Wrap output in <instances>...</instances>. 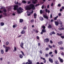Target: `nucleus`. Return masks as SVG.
<instances>
[{
    "label": "nucleus",
    "mask_w": 64,
    "mask_h": 64,
    "mask_svg": "<svg viewBox=\"0 0 64 64\" xmlns=\"http://www.w3.org/2000/svg\"><path fill=\"white\" fill-rule=\"evenodd\" d=\"M31 9L32 10H34L35 9L34 5L32 4H30V5L28 6L26 8V10H30Z\"/></svg>",
    "instance_id": "f257e3e1"
},
{
    "label": "nucleus",
    "mask_w": 64,
    "mask_h": 64,
    "mask_svg": "<svg viewBox=\"0 0 64 64\" xmlns=\"http://www.w3.org/2000/svg\"><path fill=\"white\" fill-rule=\"evenodd\" d=\"M22 10H23V9H22L21 8H20L18 10H17L18 13H22Z\"/></svg>",
    "instance_id": "f03ea898"
},
{
    "label": "nucleus",
    "mask_w": 64,
    "mask_h": 64,
    "mask_svg": "<svg viewBox=\"0 0 64 64\" xmlns=\"http://www.w3.org/2000/svg\"><path fill=\"white\" fill-rule=\"evenodd\" d=\"M18 5H14V10H17L18 9Z\"/></svg>",
    "instance_id": "7ed1b4c3"
},
{
    "label": "nucleus",
    "mask_w": 64,
    "mask_h": 64,
    "mask_svg": "<svg viewBox=\"0 0 64 64\" xmlns=\"http://www.w3.org/2000/svg\"><path fill=\"white\" fill-rule=\"evenodd\" d=\"M10 49V48L9 47H6V52H7L8 51V50Z\"/></svg>",
    "instance_id": "20e7f679"
},
{
    "label": "nucleus",
    "mask_w": 64,
    "mask_h": 64,
    "mask_svg": "<svg viewBox=\"0 0 64 64\" xmlns=\"http://www.w3.org/2000/svg\"><path fill=\"white\" fill-rule=\"evenodd\" d=\"M43 16L44 18H46V19H48V17L46 15L44 14L43 15Z\"/></svg>",
    "instance_id": "39448f33"
},
{
    "label": "nucleus",
    "mask_w": 64,
    "mask_h": 64,
    "mask_svg": "<svg viewBox=\"0 0 64 64\" xmlns=\"http://www.w3.org/2000/svg\"><path fill=\"white\" fill-rule=\"evenodd\" d=\"M43 16L44 18H46V19H48V17L46 15L44 14L43 15Z\"/></svg>",
    "instance_id": "423d86ee"
},
{
    "label": "nucleus",
    "mask_w": 64,
    "mask_h": 64,
    "mask_svg": "<svg viewBox=\"0 0 64 64\" xmlns=\"http://www.w3.org/2000/svg\"><path fill=\"white\" fill-rule=\"evenodd\" d=\"M37 2V0H32V2L33 3H34V4H35V3H36Z\"/></svg>",
    "instance_id": "0eeeda50"
},
{
    "label": "nucleus",
    "mask_w": 64,
    "mask_h": 64,
    "mask_svg": "<svg viewBox=\"0 0 64 64\" xmlns=\"http://www.w3.org/2000/svg\"><path fill=\"white\" fill-rule=\"evenodd\" d=\"M45 11L46 12H48V13H49L50 12V11L49 10H48V9L47 8H46L45 9Z\"/></svg>",
    "instance_id": "6e6552de"
},
{
    "label": "nucleus",
    "mask_w": 64,
    "mask_h": 64,
    "mask_svg": "<svg viewBox=\"0 0 64 64\" xmlns=\"http://www.w3.org/2000/svg\"><path fill=\"white\" fill-rule=\"evenodd\" d=\"M44 41L45 42H48L49 41V40L48 38H46L45 39Z\"/></svg>",
    "instance_id": "1a4fd4ad"
},
{
    "label": "nucleus",
    "mask_w": 64,
    "mask_h": 64,
    "mask_svg": "<svg viewBox=\"0 0 64 64\" xmlns=\"http://www.w3.org/2000/svg\"><path fill=\"white\" fill-rule=\"evenodd\" d=\"M55 23L56 25V26H58L59 25V22H58L55 21Z\"/></svg>",
    "instance_id": "9d476101"
},
{
    "label": "nucleus",
    "mask_w": 64,
    "mask_h": 64,
    "mask_svg": "<svg viewBox=\"0 0 64 64\" xmlns=\"http://www.w3.org/2000/svg\"><path fill=\"white\" fill-rule=\"evenodd\" d=\"M58 44L59 45H62L63 44V42L62 41H60L58 42Z\"/></svg>",
    "instance_id": "9b49d317"
},
{
    "label": "nucleus",
    "mask_w": 64,
    "mask_h": 64,
    "mask_svg": "<svg viewBox=\"0 0 64 64\" xmlns=\"http://www.w3.org/2000/svg\"><path fill=\"white\" fill-rule=\"evenodd\" d=\"M58 59L59 60H60V62H61L62 63L63 62V60L60 57H59L58 58Z\"/></svg>",
    "instance_id": "f8f14e48"
},
{
    "label": "nucleus",
    "mask_w": 64,
    "mask_h": 64,
    "mask_svg": "<svg viewBox=\"0 0 64 64\" xmlns=\"http://www.w3.org/2000/svg\"><path fill=\"white\" fill-rule=\"evenodd\" d=\"M24 45L23 43L22 42H21V44L20 45L21 47H22V48H23Z\"/></svg>",
    "instance_id": "ddd939ff"
},
{
    "label": "nucleus",
    "mask_w": 64,
    "mask_h": 64,
    "mask_svg": "<svg viewBox=\"0 0 64 64\" xmlns=\"http://www.w3.org/2000/svg\"><path fill=\"white\" fill-rule=\"evenodd\" d=\"M40 21H43V20H44V18H43V17L41 16H40Z\"/></svg>",
    "instance_id": "4468645a"
},
{
    "label": "nucleus",
    "mask_w": 64,
    "mask_h": 64,
    "mask_svg": "<svg viewBox=\"0 0 64 64\" xmlns=\"http://www.w3.org/2000/svg\"><path fill=\"white\" fill-rule=\"evenodd\" d=\"M28 62H29L30 64H32V61H31V60H30L29 59L28 60Z\"/></svg>",
    "instance_id": "2eb2a0df"
},
{
    "label": "nucleus",
    "mask_w": 64,
    "mask_h": 64,
    "mask_svg": "<svg viewBox=\"0 0 64 64\" xmlns=\"http://www.w3.org/2000/svg\"><path fill=\"white\" fill-rule=\"evenodd\" d=\"M58 23H59L61 25L62 24V22L61 21V20H58Z\"/></svg>",
    "instance_id": "dca6fc26"
},
{
    "label": "nucleus",
    "mask_w": 64,
    "mask_h": 64,
    "mask_svg": "<svg viewBox=\"0 0 64 64\" xmlns=\"http://www.w3.org/2000/svg\"><path fill=\"white\" fill-rule=\"evenodd\" d=\"M49 60L51 63H53V60L51 58H50Z\"/></svg>",
    "instance_id": "f3484780"
},
{
    "label": "nucleus",
    "mask_w": 64,
    "mask_h": 64,
    "mask_svg": "<svg viewBox=\"0 0 64 64\" xmlns=\"http://www.w3.org/2000/svg\"><path fill=\"white\" fill-rule=\"evenodd\" d=\"M52 34H55V33L54 32H52L51 33H50V35H52Z\"/></svg>",
    "instance_id": "a211bd4d"
},
{
    "label": "nucleus",
    "mask_w": 64,
    "mask_h": 64,
    "mask_svg": "<svg viewBox=\"0 0 64 64\" xmlns=\"http://www.w3.org/2000/svg\"><path fill=\"white\" fill-rule=\"evenodd\" d=\"M48 29H50V28H52V26H51V25L50 24L48 26Z\"/></svg>",
    "instance_id": "6ab92c4d"
},
{
    "label": "nucleus",
    "mask_w": 64,
    "mask_h": 64,
    "mask_svg": "<svg viewBox=\"0 0 64 64\" xmlns=\"http://www.w3.org/2000/svg\"><path fill=\"white\" fill-rule=\"evenodd\" d=\"M34 18H35V19H36V16H37V14H34Z\"/></svg>",
    "instance_id": "aec40b11"
},
{
    "label": "nucleus",
    "mask_w": 64,
    "mask_h": 64,
    "mask_svg": "<svg viewBox=\"0 0 64 64\" xmlns=\"http://www.w3.org/2000/svg\"><path fill=\"white\" fill-rule=\"evenodd\" d=\"M42 32L44 33V32H46V30L44 29L42 30Z\"/></svg>",
    "instance_id": "412c9836"
},
{
    "label": "nucleus",
    "mask_w": 64,
    "mask_h": 64,
    "mask_svg": "<svg viewBox=\"0 0 64 64\" xmlns=\"http://www.w3.org/2000/svg\"><path fill=\"white\" fill-rule=\"evenodd\" d=\"M57 35H58V36H61L62 34H59V33H57Z\"/></svg>",
    "instance_id": "4be33fe9"
},
{
    "label": "nucleus",
    "mask_w": 64,
    "mask_h": 64,
    "mask_svg": "<svg viewBox=\"0 0 64 64\" xmlns=\"http://www.w3.org/2000/svg\"><path fill=\"white\" fill-rule=\"evenodd\" d=\"M19 56L20 58H23V56L22 54H20Z\"/></svg>",
    "instance_id": "5701e85b"
},
{
    "label": "nucleus",
    "mask_w": 64,
    "mask_h": 64,
    "mask_svg": "<svg viewBox=\"0 0 64 64\" xmlns=\"http://www.w3.org/2000/svg\"><path fill=\"white\" fill-rule=\"evenodd\" d=\"M11 7L10 6L8 8V11H10V10H11Z\"/></svg>",
    "instance_id": "b1692460"
},
{
    "label": "nucleus",
    "mask_w": 64,
    "mask_h": 64,
    "mask_svg": "<svg viewBox=\"0 0 64 64\" xmlns=\"http://www.w3.org/2000/svg\"><path fill=\"white\" fill-rule=\"evenodd\" d=\"M1 52L2 54H3L4 53V50H1Z\"/></svg>",
    "instance_id": "393cba45"
},
{
    "label": "nucleus",
    "mask_w": 64,
    "mask_h": 64,
    "mask_svg": "<svg viewBox=\"0 0 64 64\" xmlns=\"http://www.w3.org/2000/svg\"><path fill=\"white\" fill-rule=\"evenodd\" d=\"M58 17V16H57L55 17L54 18V20H57V18Z\"/></svg>",
    "instance_id": "a878e982"
},
{
    "label": "nucleus",
    "mask_w": 64,
    "mask_h": 64,
    "mask_svg": "<svg viewBox=\"0 0 64 64\" xmlns=\"http://www.w3.org/2000/svg\"><path fill=\"white\" fill-rule=\"evenodd\" d=\"M14 3L16 4H18V2L16 0L15 1Z\"/></svg>",
    "instance_id": "bb28decb"
},
{
    "label": "nucleus",
    "mask_w": 64,
    "mask_h": 64,
    "mask_svg": "<svg viewBox=\"0 0 64 64\" xmlns=\"http://www.w3.org/2000/svg\"><path fill=\"white\" fill-rule=\"evenodd\" d=\"M4 25V23L3 22H2L0 24V26H3Z\"/></svg>",
    "instance_id": "cd10ccee"
},
{
    "label": "nucleus",
    "mask_w": 64,
    "mask_h": 64,
    "mask_svg": "<svg viewBox=\"0 0 64 64\" xmlns=\"http://www.w3.org/2000/svg\"><path fill=\"white\" fill-rule=\"evenodd\" d=\"M9 42H7L6 43V45H8L9 44Z\"/></svg>",
    "instance_id": "c85d7f7f"
},
{
    "label": "nucleus",
    "mask_w": 64,
    "mask_h": 64,
    "mask_svg": "<svg viewBox=\"0 0 64 64\" xmlns=\"http://www.w3.org/2000/svg\"><path fill=\"white\" fill-rule=\"evenodd\" d=\"M34 20L33 19H32L30 20V22L31 23H33L34 22Z\"/></svg>",
    "instance_id": "c756f323"
},
{
    "label": "nucleus",
    "mask_w": 64,
    "mask_h": 64,
    "mask_svg": "<svg viewBox=\"0 0 64 64\" xmlns=\"http://www.w3.org/2000/svg\"><path fill=\"white\" fill-rule=\"evenodd\" d=\"M21 34H24L25 33V31L24 30H22L21 32Z\"/></svg>",
    "instance_id": "7c9ffc66"
},
{
    "label": "nucleus",
    "mask_w": 64,
    "mask_h": 64,
    "mask_svg": "<svg viewBox=\"0 0 64 64\" xmlns=\"http://www.w3.org/2000/svg\"><path fill=\"white\" fill-rule=\"evenodd\" d=\"M55 64H59V63L58 62V61L56 60L55 61Z\"/></svg>",
    "instance_id": "2f4dec72"
},
{
    "label": "nucleus",
    "mask_w": 64,
    "mask_h": 64,
    "mask_svg": "<svg viewBox=\"0 0 64 64\" xmlns=\"http://www.w3.org/2000/svg\"><path fill=\"white\" fill-rule=\"evenodd\" d=\"M48 46L50 48H52V46H51L50 44H49L48 45Z\"/></svg>",
    "instance_id": "473e14b6"
},
{
    "label": "nucleus",
    "mask_w": 64,
    "mask_h": 64,
    "mask_svg": "<svg viewBox=\"0 0 64 64\" xmlns=\"http://www.w3.org/2000/svg\"><path fill=\"white\" fill-rule=\"evenodd\" d=\"M23 20L22 19H21L20 20V23H22V22H23Z\"/></svg>",
    "instance_id": "72a5a7b5"
},
{
    "label": "nucleus",
    "mask_w": 64,
    "mask_h": 64,
    "mask_svg": "<svg viewBox=\"0 0 64 64\" xmlns=\"http://www.w3.org/2000/svg\"><path fill=\"white\" fill-rule=\"evenodd\" d=\"M46 57H48V56H49V55H48V54H46L45 55Z\"/></svg>",
    "instance_id": "f704fd0d"
},
{
    "label": "nucleus",
    "mask_w": 64,
    "mask_h": 64,
    "mask_svg": "<svg viewBox=\"0 0 64 64\" xmlns=\"http://www.w3.org/2000/svg\"><path fill=\"white\" fill-rule=\"evenodd\" d=\"M58 29H59V30H62H62L63 29H64V28H58Z\"/></svg>",
    "instance_id": "c9c22d12"
},
{
    "label": "nucleus",
    "mask_w": 64,
    "mask_h": 64,
    "mask_svg": "<svg viewBox=\"0 0 64 64\" xmlns=\"http://www.w3.org/2000/svg\"><path fill=\"white\" fill-rule=\"evenodd\" d=\"M21 53H22V54L23 55V56H25V54H24V53L22 51H21Z\"/></svg>",
    "instance_id": "e433bc0d"
},
{
    "label": "nucleus",
    "mask_w": 64,
    "mask_h": 64,
    "mask_svg": "<svg viewBox=\"0 0 64 64\" xmlns=\"http://www.w3.org/2000/svg\"><path fill=\"white\" fill-rule=\"evenodd\" d=\"M54 52L55 53H56V54H57V50H55L54 51Z\"/></svg>",
    "instance_id": "4c0bfd02"
},
{
    "label": "nucleus",
    "mask_w": 64,
    "mask_h": 64,
    "mask_svg": "<svg viewBox=\"0 0 64 64\" xmlns=\"http://www.w3.org/2000/svg\"><path fill=\"white\" fill-rule=\"evenodd\" d=\"M3 14H4V15H5L6 16V17L7 16V14L5 12V13H4Z\"/></svg>",
    "instance_id": "58836bf2"
},
{
    "label": "nucleus",
    "mask_w": 64,
    "mask_h": 64,
    "mask_svg": "<svg viewBox=\"0 0 64 64\" xmlns=\"http://www.w3.org/2000/svg\"><path fill=\"white\" fill-rule=\"evenodd\" d=\"M40 14H42L43 13V10H41L40 11Z\"/></svg>",
    "instance_id": "ea45409f"
},
{
    "label": "nucleus",
    "mask_w": 64,
    "mask_h": 64,
    "mask_svg": "<svg viewBox=\"0 0 64 64\" xmlns=\"http://www.w3.org/2000/svg\"><path fill=\"white\" fill-rule=\"evenodd\" d=\"M22 2L23 3H26V2L25 1V0H22Z\"/></svg>",
    "instance_id": "a19ab883"
},
{
    "label": "nucleus",
    "mask_w": 64,
    "mask_h": 64,
    "mask_svg": "<svg viewBox=\"0 0 64 64\" xmlns=\"http://www.w3.org/2000/svg\"><path fill=\"white\" fill-rule=\"evenodd\" d=\"M46 51H47L48 50H49V48H46Z\"/></svg>",
    "instance_id": "79ce46f5"
},
{
    "label": "nucleus",
    "mask_w": 64,
    "mask_h": 64,
    "mask_svg": "<svg viewBox=\"0 0 64 64\" xmlns=\"http://www.w3.org/2000/svg\"><path fill=\"white\" fill-rule=\"evenodd\" d=\"M4 12H7V10H6L4 9Z\"/></svg>",
    "instance_id": "37998d69"
},
{
    "label": "nucleus",
    "mask_w": 64,
    "mask_h": 64,
    "mask_svg": "<svg viewBox=\"0 0 64 64\" xmlns=\"http://www.w3.org/2000/svg\"><path fill=\"white\" fill-rule=\"evenodd\" d=\"M14 51H16L17 50V48L16 47H14Z\"/></svg>",
    "instance_id": "c03bdc74"
},
{
    "label": "nucleus",
    "mask_w": 64,
    "mask_h": 64,
    "mask_svg": "<svg viewBox=\"0 0 64 64\" xmlns=\"http://www.w3.org/2000/svg\"><path fill=\"white\" fill-rule=\"evenodd\" d=\"M49 4L47 6V8L48 9V8H49Z\"/></svg>",
    "instance_id": "a18cd8bd"
},
{
    "label": "nucleus",
    "mask_w": 64,
    "mask_h": 64,
    "mask_svg": "<svg viewBox=\"0 0 64 64\" xmlns=\"http://www.w3.org/2000/svg\"><path fill=\"white\" fill-rule=\"evenodd\" d=\"M53 53V52H49V54H52Z\"/></svg>",
    "instance_id": "49530a36"
},
{
    "label": "nucleus",
    "mask_w": 64,
    "mask_h": 64,
    "mask_svg": "<svg viewBox=\"0 0 64 64\" xmlns=\"http://www.w3.org/2000/svg\"><path fill=\"white\" fill-rule=\"evenodd\" d=\"M50 42L51 43V44H52V43H53V42H52V41L51 40H50Z\"/></svg>",
    "instance_id": "de8ad7c7"
},
{
    "label": "nucleus",
    "mask_w": 64,
    "mask_h": 64,
    "mask_svg": "<svg viewBox=\"0 0 64 64\" xmlns=\"http://www.w3.org/2000/svg\"><path fill=\"white\" fill-rule=\"evenodd\" d=\"M40 54H42V50H40Z\"/></svg>",
    "instance_id": "09e8293b"
},
{
    "label": "nucleus",
    "mask_w": 64,
    "mask_h": 64,
    "mask_svg": "<svg viewBox=\"0 0 64 64\" xmlns=\"http://www.w3.org/2000/svg\"><path fill=\"white\" fill-rule=\"evenodd\" d=\"M42 28L43 29H45V26H42Z\"/></svg>",
    "instance_id": "8fccbe9b"
},
{
    "label": "nucleus",
    "mask_w": 64,
    "mask_h": 64,
    "mask_svg": "<svg viewBox=\"0 0 64 64\" xmlns=\"http://www.w3.org/2000/svg\"><path fill=\"white\" fill-rule=\"evenodd\" d=\"M36 38H37V39H39V37L38 36H36Z\"/></svg>",
    "instance_id": "3c124183"
},
{
    "label": "nucleus",
    "mask_w": 64,
    "mask_h": 64,
    "mask_svg": "<svg viewBox=\"0 0 64 64\" xmlns=\"http://www.w3.org/2000/svg\"><path fill=\"white\" fill-rule=\"evenodd\" d=\"M61 38H62V39H64V36H61Z\"/></svg>",
    "instance_id": "603ef678"
},
{
    "label": "nucleus",
    "mask_w": 64,
    "mask_h": 64,
    "mask_svg": "<svg viewBox=\"0 0 64 64\" xmlns=\"http://www.w3.org/2000/svg\"><path fill=\"white\" fill-rule=\"evenodd\" d=\"M58 7H60V6H61V4H58Z\"/></svg>",
    "instance_id": "864d4df0"
},
{
    "label": "nucleus",
    "mask_w": 64,
    "mask_h": 64,
    "mask_svg": "<svg viewBox=\"0 0 64 64\" xmlns=\"http://www.w3.org/2000/svg\"><path fill=\"white\" fill-rule=\"evenodd\" d=\"M50 56H51V57H53V54H52L51 55H50Z\"/></svg>",
    "instance_id": "5fc2aeb1"
},
{
    "label": "nucleus",
    "mask_w": 64,
    "mask_h": 64,
    "mask_svg": "<svg viewBox=\"0 0 64 64\" xmlns=\"http://www.w3.org/2000/svg\"><path fill=\"white\" fill-rule=\"evenodd\" d=\"M60 12H62V11H63V10L62 9H61L60 10Z\"/></svg>",
    "instance_id": "6e6d98bb"
},
{
    "label": "nucleus",
    "mask_w": 64,
    "mask_h": 64,
    "mask_svg": "<svg viewBox=\"0 0 64 64\" xmlns=\"http://www.w3.org/2000/svg\"><path fill=\"white\" fill-rule=\"evenodd\" d=\"M46 60H44V63H46Z\"/></svg>",
    "instance_id": "4d7b16f0"
},
{
    "label": "nucleus",
    "mask_w": 64,
    "mask_h": 64,
    "mask_svg": "<svg viewBox=\"0 0 64 64\" xmlns=\"http://www.w3.org/2000/svg\"><path fill=\"white\" fill-rule=\"evenodd\" d=\"M60 49L61 50H63L64 48L63 47H61L60 48Z\"/></svg>",
    "instance_id": "13d9d810"
},
{
    "label": "nucleus",
    "mask_w": 64,
    "mask_h": 64,
    "mask_svg": "<svg viewBox=\"0 0 64 64\" xmlns=\"http://www.w3.org/2000/svg\"><path fill=\"white\" fill-rule=\"evenodd\" d=\"M26 29V27L25 26L23 28V30H24V29Z\"/></svg>",
    "instance_id": "bf43d9fd"
},
{
    "label": "nucleus",
    "mask_w": 64,
    "mask_h": 64,
    "mask_svg": "<svg viewBox=\"0 0 64 64\" xmlns=\"http://www.w3.org/2000/svg\"><path fill=\"white\" fill-rule=\"evenodd\" d=\"M40 5V4H36L35 6L36 7H37V6H39V5Z\"/></svg>",
    "instance_id": "052dcab7"
},
{
    "label": "nucleus",
    "mask_w": 64,
    "mask_h": 64,
    "mask_svg": "<svg viewBox=\"0 0 64 64\" xmlns=\"http://www.w3.org/2000/svg\"><path fill=\"white\" fill-rule=\"evenodd\" d=\"M61 15V13H60L59 14L58 16H60Z\"/></svg>",
    "instance_id": "680f3d73"
},
{
    "label": "nucleus",
    "mask_w": 64,
    "mask_h": 64,
    "mask_svg": "<svg viewBox=\"0 0 64 64\" xmlns=\"http://www.w3.org/2000/svg\"><path fill=\"white\" fill-rule=\"evenodd\" d=\"M2 15L1 14L0 15V18H2Z\"/></svg>",
    "instance_id": "e2e57ef3"
},
{
    "label": "nucleus",
    "mask_w": 64,
    "mask_h": 64,
    "mask_svg": "<svg viewBox=\"0 0 64 64\" xmlns=\"http://www.w3.org/2000/svg\"><path fill=\"white\" fill-rule=\"evenodd\" d=\"M34 12L33 10H32L31 12H30V14H32V13H33Z\"/></svg>",
    "instance_id": "0e129e2a"
},
{
    "label": "nucleus",
    "mask_w": 64,
    "mask_h": 64,
    "mask_svg": "<svg viewBox=\"0 0 64 64\" xmlns=\"http://www.w3.org/2000/svg\"><path fill=\"white\" fill-rule=\"evenodd\" d=\"M16 27V26H15V25H14L13 26V28H15Z\"/></svg>",
    "instance_id": "69168bd1"
},
{
    "label": "nucleus",
    "mask_w": 64,
    "mask_h": 64,
    "mask_svg": "<svg viewBox=\"0 0 64 64\" xmlns=\"http://www.w3.org/2000/svg\"><path fill=\"white\" fill-rule=\"evenodd\" d=\"M50 17L51 18L52 17V14H51L50 15Z\"/></svg>",
    "instance_id": "338daca9"
},
{
    "label": "nucleus",
    "mask_w": 64,
    "mask_h": 64,
    "mask_svg": "<svg viewBox=\"0 0 64 64\" xmlns=\"http://www.w3.org/2000/svg\"><path fill=\"white\" fill-rule=\"evenodd\" d=\"M26 64H30L29 62H26Z\"/></svg>",
    "instance_id": "774afa93"
}]
</instances>
